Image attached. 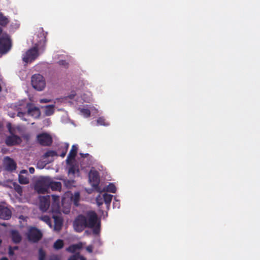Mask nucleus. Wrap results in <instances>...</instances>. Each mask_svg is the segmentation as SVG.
Instances as JSON below:
<instances>
[{
    "label": "nucleus",
    "instance_id": "nucleus-14",
    "mask_svg": "<svg viewBox=\"0 0 260 260\" xmlns=\"http://www.w3.org/2000/svg\"><path fill=\"white\" fill-rule=\"evenodd\" d=\"M52 203L51 205V210L53 212H58L59 211V197L56 195H52Z\"/></svg>",
    "mask_w": 260,
    "mask_h": 260
},
{
    "label": "nucleus",
    "instance_id": "nucleus-24",
    "mask_svg": "<svg viewBox=\"0 0 260 260\" xmlns=\"http://www.w3.org/2000/svg\"><path fill=\"white\" fill-rule=\"evenodd\" d=\"M81 248V245L79 244H73L67 248V250L71 252H75L77 249Z\"/></svg>",
    "mask_w": 260,
    "mask_h": 260
},
{
    "label": "nucleus",
    "instance_id": "nucleus-46",
    "mask_svg": "<svg viewBox=\"0 0 260 260\" xmlns=\"http://www.w3.org/2000/svg\"><path fill=\"white\" fill-rule=\"evenodd\" d=\"M66 153H67V149L64 152H62L61 154L60 155V156L62 157H64L66 154Z\"/></svg>",
    "mask_w": 260,
    "mask_h": 260
},
{
    "label": "nucleus",
    "instance_id": "nucleus-37",
    "mask_svg": "<svg viewBox=\"0 0 260 260\" xmlns=\"http://www.w3.org/2000/svg\"><path fill=\"white\" fill-rule=\"evenodd\" d=\"M97 123L99 124L105 125V119L102 117H100L97 119Z\"/></svg>",
    "mask_w": 260,
    "mask_h": 260
},
{
    "label": "nucleus",
    "instance_id": "nucleus-10",
    "mask_svg": "<svg viewBox=\"0 0 260 260\" xmlns=\"http://www.w3.org/2000/svg\"><path fill=\"white\" fill-rule=\"evenodd\" d=\"M27 112L26 114L34 118H38L41 115L40 109L35 106L34 104L28 103L26 104Z\"/></svg>",
    "mask_w": 260,
    "mask_h": 260
},
{
    "label": "nucleus",
    "instance_id": "nucleus-15",
    "mask_svg": "<svg viewBox=\"0 0 260 260\" xmlns=\"http://www.w3.org/2000/svg\"><path fill=\"white\" fill-rule=\"evenodd\" d=\"M68 165L69 166L68 170L69 174H72L73 176H75L76 173H79L80 170L79 165L76 162H71V160H70V163Z\"/></svg>",
    "mask_w": 260,
    "mask_h": 260
},
{
    "label": "nucleus",
    "instance_id": "nucleus-3",
    "mask_svg": "<svg viewBox=\"0 0 260 260\" xmlns=\"http://www.w3.org/2000/svg\"><path fill=\"white\" fill-rule=\"evenodd\" d=\"M39 55L38 46H35L28 49L23 55L22 60L26 63L34 61Z\"/></svg>",
    "mask_w": 260,
    "mask_h": 260
},
{
    "label": "nucleus",
    "instance_id": "nucleus-4",
    "mask_svg": "<svg viewBox=\"0 0 260 260\" xmlns=\"http://www.w3.org/2000/svg\"><path fill=\"white\" fill-rule=\"evenodd\" d=\"M12 41L8 35H3L0 37V53L6 54L12 47Z\"/></svg>",
    "mask_w": 260,
    "mask_h": 260
},
{
    "label": "nucleus",
    "instance_id": "nucleus-52",
    "mask_svg": "<svg viewBox=\"0 0 260 260\" xmlns=\"http://www.w3.org/2000/svg\"><path fill=\"white\" fill-rule=\"evenodd\" d=\"M81 260H84L83 257H81Z\"/></svg>",
    "mask_w": 260,
    "mask_h": 260
},
{
    "label": "nucleus",
    "instance_id": "nucleus-8",
    "mask_svg": "<svg viewBox=\"0 0 260 260\" xmlns=\"http://www.w3.org/2000/svg\"><path fill=\"white\" fill-rule=\"evenodd\" d=\"M37 140L38 143L43 146H49L52 143V137L46 133H43L38 135Z\"/></svg>",
    "mask_w": 260,
    "mask_h": 260
},
{
    "label": "nucleus",
    "instance_id": "nucleus-13",
    "mask_svg": "<svg viewBox=\"0 0 260 260\" xmlns=\"http://www.w3.org/2000/svg\"><path fill=\"white\" fill-rule=\"evenodd\" d=\"M11 210L7 207L0 205V218L5 220H8L11 217Z\"/></svg>",
    "mask_w": 260,
    "mask_h": 260
},
{
    "label": "nucleus",
    "instance_id": "nucleus-51",
    "mask_svg": "<svg viewBox=\"0 0 260 260\" xmlns=\"http://www.w3.org/2000/svg\"><path fill=\"white\" fill-rule=\"evenodd\" d=\"M2 242V239L0 238V245L1 244Z\"/></svg>",
    "mask_w": 260,
    "mask_h": 260
},
{
    "label": "nucleus",
    "instance_id": "nucleus-12",
    "mask_svg": "<svg viewBox=\"0 0 260 260\" xmlns=\"http://www.w3.org/2000/svg\"><path fill=\"white\" fill-rule=\"evenodd\" d=\"M50 196L47 195L40 198V209L43 212L46 211L50 206Z\"/></svg>",
    "mask_w": 260,
    "mask_h": 260
},
{
    "label": "nucleus",
    "instance_id": "nucleus-22",
    "mask_svg": "<svg viewBox=\"0 0 260 260\" xmlns=\"http://www.w3.org/2000/svg\"><path fill=\"white\" fill-rule=\"evenodd\" d=\"M54 105H48L45 107V114L46 116H51L54 112Z\"/></svg>",
    "mask_w": 260,
    "mask_h": 260
},
{
    "label": "nucleus",
    "instance_id": "nucleus-18",
    "mask_svg": "<svg viewBox=\"0 0 260 260\" xmlns=\"http://www.w3.org/2000/svg\"><path fill=\"white\" fill-rule=\"evenodd\" d=\"M6 168L8 171H14L16 169V164L14 160L9 157H6Z\"/></svg>",
    "mask_w": 260,
    "mask_h": 260
},
{
    "label": "nucleus",
    "instance_id": "nucleus-20",
    "mask_svg": "<svg viewBox=\"0 0 260 260\" xmlns=\"http://www.w3.org/2000/svg\"><path fill=\"white\" fill-rule=\"evenodd\" d=\"M52 190L60 191L61 189V183L60 182L53 181L50 178V185H49V188Z\"/></svg>",
    "mask_w": 260,
    "mask_h": 260
},
{
    "label": "nucleus",
    "instance_id": "nucleus-27",
    "mask_svg": "<svg viewBox=\"0 0 260 260\" xmlns=\"http://www.w3.org/2000/svg\"><path fill=\"white\" fill-rule=\"evenodd\" d=\"M107 191L108 192L115 193L116 191V187L115 185L113 183H109V184L107 186L106 188Z\"/></svg>",
    "mask_w": 260,
    "mask_h": 260
},
{
    "label": "nucleus",
    "instance_id": "nucleus-53",
    "mask_svg": "<svg viewBox=\"0 0 260 260\" xmlns=\"http://www.w3.org/2000/svg\"><path fill=\"white\" fill-rule=\"evenodd\" d=\"M15 249H17L18 248V247L16 246V247H15L14 248Z\"/></svg>",
    "mask_w": 260,
    "mask_h": 260
},
{
    "label": "nucleus",
    "instance_id": "nucleus-31",
    "mask_svg": "<svg viewBox=\"0 0 260 260\" xmlns=\"http://www.w3.org/2000/svg\"><path fill=\"white\" fill-rule=\"evenodd\" d=\"M80 112L81 114L84 115L85 117H88L90 116V111L88 109L82 108L81 109Z\"/></svg>",
    "mask_w": 260,
    "mask_h": 260
},
{
    "label": "nucleus",
    "instance_id": "nucleus-19",
    "mask_svg": "<svg viewBox=\"0 0 260 260\" xmlns=\"http://www.w3.org/2000/svg\"><path fill=\"white\" fill-rule=\"evenodd\" d=\"M11 238L14 243H19L22 240V237L18 231L12 230L11 232Z\"/></svg>",
    "mask_w": 260,
    "mask_h": 260
},
{
    "label": "nucleus",
    "instance_id": "nucleus-50",
    "mask_svg": "<svg viewBox=\"0 0 260 260\" xmlns=\"http://www.w3.org/2000/svg\"><path fill=\"white\" fill-rule=\"evenodd\" d=\"M2 29L1 27H0V34L2 33Z\"/></svg>",
    "mask_w": 260,
    "mask_h": 260
},
{
    "label": "nucleus",
    "instance_id": "nucleus-44",
    "mask_svg": "<svg viewBox=\"0 0 260 260\" xmlns=\"http://www.w3.org/2000/svg\"><path fill=\"white\" fill-rule=\"evenodd\" d=\"M35 169L33 167H30L29 168V172L30 174H34L35 173Z\"/></svg>",
    "mask_w": 260,
    "mask_h": 260
},
{
    "label": "nucleus",
    "instance_id": "nucleus-7",
    "mask_svg": "<svg viewBox=\"0 0 260 260\" xmlns=\"http://www.w3.org/2000/svg\"><path fill=\"white\" fill-rule=\"evenodd\" d=\"M86 217L83 215H79L73 222V226L75 231L81 233L86 228Z\"/></svg>",
    "mask_w": 260,
    "mask_h": 260
},
{
    "label": "nucleus",
    "instance_id": "nucleus-28",
    "mask_svg": "<svg viewBox=\"0 0 260 260\" xmlns=\"http://www.w3.org/2000/svg\"><path fill=\"white\" fill-rule=\"evenodd\" d=\"M13 186L15 190L20 196L22 195L23 190L22 187L17 183H13Z\"/></svg>",
    "mask_w": 260,
    "mask_h": 260
},
{
    "label": "nucleus",
    "instance_id": "nucleus-38",
    "mask_svg": "<svg viewBox=\"0 0 260 260\" xmlns=\"http://www.w3.org/2000/svg\"><path fill=\"white\" fill-rule=\"evenodd\" d=\"M26 114V113L23 112H18L17 113V116L21 117L23 120L26 121V119L25 118H23V116Z\"/></svg>",
    "mask_w": 260,
    "mask_h": 260
},
{
    "label": "nucleus",
    "instance_id": "nucleus-41",
    "mask_svg": "<svg viewBox=\"0 0 260 260\" xmlns=\"http://www.w3.org/2000/svg\"><path fill=\"white\" fill-rule=\"evenodd\" d=\"M80 155L83 158H86V157H87L88 156H89V154L88 153H85L84 154V153H80Z\"/></svg>",
    "mask_w": 260,
    "mask_h": 260
},
{
    "label": "nucleus",
    "instance_id": "nucleus-9",
    "mask_svg": "<svg viewBox=\"0 0 260 260\" xmlns=\"http://www.w3.org/2000/svg\"><path fill=\"white\" fill-rule=\"evenodd\" d=\"M89 180L91 185L95 188L98 189L100 182L99 173L96 170H90L89 173Z\"/></svg>",
    "mask_w": 260,
    "mask_h": 260
},
{
    "label": "nucleus",
    "instance_id": "nucleus-47",
    "mask_svg": "<svg viewBox=\"0 0 260 260\" xmlns=\"http://www.w3.org/2000/svg\"><path fill=\"white\" fill-rule=\"evenodd\" d=\"M74 96H75V94H71L68 97L70 99H73L74 98Z\"/></svg>",
    "mask_w": 260,
    "mask_h": 260
},
{
    "label": "nucleus",
    "instance_id": "nucleus-1",
    "mask_svg": "<svg viewBox=\"0 0 260 260\" xmlns=\"http://www.w3.org/2000/svg\"><path fill=\"white\" fill-rule=\"evenodd\" d=\"M86 228H92L93 233L95 235L99 234L100 232L101 222L98 220V215L94 211H91L87 214L86 217Z\"/></svg>",
    "mask_w": 260,
    "mask_h": 260
},
{
    "label": "nucleus",
    "instance_id": "nucleus-25",
    "mask_svg": "<svg viewBox=\"0 0 260 260\" xmlns=\"http://www.w3.org/2000/svg\"><path fill=\"white\" fill-rule=\"evenodd\" d=\"M9 23L8 19L3 14L0 13V25L3 26L6 25Z\"/></svg>",
    "mask_w": 260,
    "mask_h": 260
},
{
    "label": "nucleus",
    "instance_id": "nucleus-2",
    "mask_svg": "<svg viewBox=\"0 0 260 260\" xmlns=\"http://www.w3.org/2000/svg\"><path fill=\"white\" fill-rule=\"evenodd\" d=\"M49 185H50V178L42 177L36 182L35 189L39 194H44L48 192Z\"/></svg>",
    "mask_w": 260,
    "mask_h": 260
},
{
    "label": "nucleus",
    "instance_id": "nucleus-11",
    "mask_svg": "<svg viewBox=\"0 0 260 260\" xmlns=\"http://www.w3.org/2000/svg\"><path fill=\"white\" fill-rule=\"evenodd\" d=\"M21 142V138L19 136L15 135L8 136L5 140V143L8 146L18 145L20 144Z\"/></svg>",
    "mask_w": 260,
    "mask_h": 260
},
{
    "label": "nucleus",
    "instance_id": "nucleus-40",
    "mask_svg": "<svg viewBox=\"0 0 260 260\" xmlns=\"http://www.w3.org/2000/svg\"><path fill=\"white\" fill-rule=\"evenodd\" d=\"M47 260H59L58 256L56 255H53L51 256V257Z\"/></svg>",
    "mask_w": 260,
    "mask_h": 260
},
{
    "label": "nucleus",
    "instance_id": "nucleus-26",
    "mask_svg": "<svg viewBox=\"0 0 260 260\" xmlns=\"http://www.w3.org/2000/svg\"><path fill=\"white\" fill-rule=\"evenodd\" d=\"M19 182L22 184H27L29 183V179L23 175H19L18 177Z\"/></svg>",
    "mask_w": 260,
    "mask_h": 260
},
{
    "label": "nucleus",
    "instance_id": "nucleus-23",
    "mask_svg": "<svg viewBox=\"0 0 260 260\" xmlns=\"http://www.w3.org/2000/svg\"><path fill=\"white\" fill-rule=\"evenodd\" d=\"M63 241L61 239L57 240L54 243L53 248L56 250H59L63 246Z\"/></svg>",
    "mask_w": 260,
    "mask_h": 260
},
{
    "label": "nucleus",
    "instance_id": "nucleus-33",
    "mask_svg": "<svg viewBox=\"0 0 260 260\" xmlns=\"http://www.w3.org/2000/svg\"><path fill=\"white\" fill-rule=\"evenodd\" d=\"M80 193L78 192H75L73 197V201L74 204L76 206H78V203L79 201Z\"/></svg>",
    "mask_w": 260,
    "mask_h": 260
},
{
    "label": "nucleus",
    "instance_id": "nucleus-34",
    "mask_svg": "<svg viewBox=\"0 0 260 260\" xmlns=\"http://www.w3.org/2000/svg\"><path fill=\"white\" fill-rule=\"evenodd\" d=\"M7 127L9 132L10 133L11 135H15L14 133H15V130L13 127H12V125L10 123H9L7 124Z\"/></svg>",
    "mask_w": 260,
    "mask_h": 260
},
{
    "label": "nucleus",
    "instance_id": "nucleus-49",
    "mask_svg": "<svg viewBox=\"0 0 260 260\" xmlns=\"http://www.w3.org/2000/svg\"><path fill=\"white\" fill-rule=\"evenodd\" d=\"M46 42V37H44V43H45Z\"/></svg>",
    "mask_w": 260,
    "mask_h": 260
},
{
    "label": "nucleus",
    "instance_id": "nucleus-45",
    "mask_svg": "<svg viewBox=\"0 0 260 260\" xmlns=\"http://www.w3.org/2000/svg\"><path fill=\"white\" fill-rule=\"evenodd\" d=\"M86 250L89 252H92V247L91 246H88L86 247Z\"/></svg>",
    "mask_w": 260,
    "mask_h": 260
},
{
    "label": "nucleus",
    "instance_id": "nucleus-29",
    "mask_svg": "<svg viewBox=\"0 0 260 260\" xmlns=\"http://www.w3.org/2000/svg\"><path fill=\"white\" fill-rule=\"evenodd\" d=\"M55 156H57V154L56 151H53V150L48 151L44 154V157H45V158L48 157L50 156L54 157Z\"/></svg>",
    "mask_w": 260,
    "mask_h": 260
},
{
    "label": "nucleus",
    "instance_id": "nucleus-42",
    "mask_svg": "<svg viewBox=\"0 0 260 260\" xmlns=\"http://www.w3.org/2000/svg\"><path fill=\"white\" fill-rule=\"evenodd\" d=\"M9 254L10 255H12L14 254V251L13 250V249H12V247H9Z\"/></svg>",
    "mask_w": 260,
    "mask_h": 260
},
{
    "label": "nucleus",
    "instance_id": "nucleus-30",
    "mask_svg": "<svg viewBox=\"0 0 260 260\" xmlns=\"http://www.w3.org/2000/svg\"><path fill=\"white\" fill-rule=\"evenodd\" d=\"M103 194H99L96 198V202L98 206H100L101 205L103 204L104 202V199H103Z\"/></svg>",
    "mask_w": 260,
    "mask_h": 260
},
{
    "label": "nucleus",
    "instance_id": "nucleus-32",
    "mask_svg": "<svg viewBox=\"0 0 260 260\" xmlns=\"http://www.w3.org/2000/svg\"><path fill=\"white\" fill-rule=\"evenodd\" d=\"M46 257V253L42 248L39 250V260H45Z\"/></svg>",
    "mask_w": 260,
    "mask_h": 260
},
{
    "label": "nucleus",
    "instance_id": "nucleus-6",
    "mask_svg": "<svg viewBox=\"0 0 260 260\" xmlns=\"http://www.w3.org/2000/svg\"><path fill=\"white\" fill-rule=\"evenodd\" d=\"M28 240L32 243H37L42 238L41 232L36 227H30L26 234Z\"/></svg>",
    "mask_w": 260,
    "mask_h": 260
},
{
    "label": "nucleus",
    "instance_id": "nucleus-36",
    "mask_svg": "<svg viewBox=\"0 0 260 260\" xmlns=\"http://www.w3.org/2000/svg\"><path fill=\"white\" fill-rule=\"evenodd\" d=\"M42 219L46 223L50 224H51V219L50 217L48 216H44L42 217Z\"/></svg>",
    "mask_w": 260,
    "mask_h": 260
},
{
    "label": "nucleus",
    "instance_id": "nucleus-48",
    "mask_svg": "<svg viewBox=\"0 0 260 260\" xmlns=\"http://www.w3.org/2000/svg\"><path fill=\"white\" fill-rule=\"evenodd\" d=\"M0 260H9L8 258L6 257H3L0 259Z\"/></svg>",
    "mask_w": 260,
    "mask_h": 260
},
{
    "label": "nucleus",
    "instance_id": "nucleus-5",
    "mask_svg": "<svg viewBox=\"0 0 260 260\" xmlns=\"http://www.w3.org/2000/svg\"><path fill=\"white\" fill-rule=\"evenodd\" d=\"M31 81L32 87L38 91H42L45 87V80L40 74L34 75L31 77Z\"/></svg>",
    "mask_w": 260,
    "mask_h": 260
},
{
    "label": "nucleus",
    "instance_id": "nucleus-39",
    "mask_svg": "<svg viewBox=\"0 0 260 260\" xmlns=\"http://www.w3.org/2000/svg\"><path fill=\"white\" fill-rule=\"evenodd\" d=\"M51 101L50 100H48L47 99H42L40 100V103H47L50 102Z\"/></svg>",
    "mask_w": 260,
    "mask_h": 260
},
{
    "label": "nucleus",
    "instance_id": "nucleus-16",
    "mask_svg": "<svg viewBox=\"0 0 260 260\" xmlns=\"http://www.w3.org/2000/svg\"><path fill=\"white\" fill-rule=\"evenodd\" d=\"M54 226V229L55 231L59 232L61 229L63 224V220L62 218L57 215H53Z\"/></svg>",
    "mask_w": 260,
    "mask_h": 260
},
{
    "label": "nucleus",
    "instance_id": "nucleus-43",
    "mask_svg": "<svg viewBox=\"0 0 260 260\" xmlns=\"http://www.w3.org/2000/svg\"><path fill=\"white\" fill-rule=\"evenodd\" d=\"M68 260H78V258L75 255H73L71 256Z\"/></svg>",
    "mask_w": 260,
    "mask_h": 260
},
{
    "label": "nucleus",
    "instance_id": "nucleus-17",
    "mask_svg": "<svg viewBox=\"0 0 260 260\" xmlns=\"http://www.w3.org/2000/svg\"><path fill=\"white\" fill-rule=\"evenodd\" d=\"M78 151V146L76 145H73L72 146V148L70 151V153L67 157L66 159L67 164H69L70 160H72V159H74Z\"/></svg>",
    "mask_w": 260,
    "mask_h": 260
},
{
    "label": "nucleus",
    "instance_id": "nucleus-35",
    "mask_svg": "<svg viewBox=\"0 0 260 260\" xmlns=\"http://www.w3.org/2000/svg\"><path fill=\"white\" fill-rule=\"evenodd\" d=\"M58 63L59 65L63 66L66 68H68L69 67V63L64 60H59Z\"/></svg>",
    "mask_w": 260,
    "mask_h": 260
},
{
    "label": "nucleus",
    "instance_id": "nucleus-21",
    "mask_svg": "<svg viewBox=\"0 0 260 260\" xmlns=\"http://www.w3.org/2000/svg\"><path fill=\"white\" fill-rule=\"evenodd\" d=\"M112 197V195L107 194L106 193H103V199H104V203H105L108 208L110 205Z\"/></svg>",
    "mask_w": 260,
    "mask_h": 260
}]
</instances>
